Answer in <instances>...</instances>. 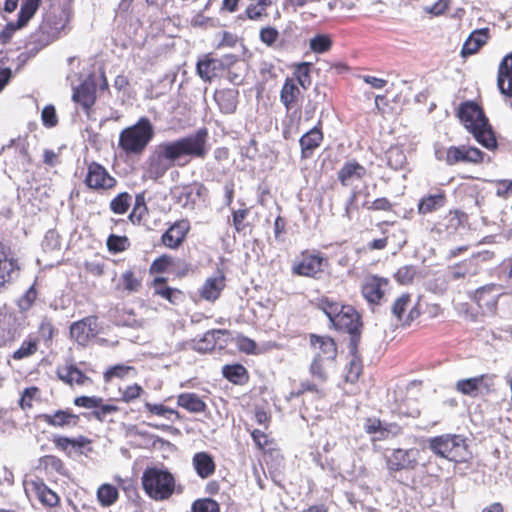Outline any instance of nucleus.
I'll return each instance as SVG.
<instances>
[{
    "mask_svg": "<svg viewBox=\"0 0 512 512\" xmlns=\"http://www.w3.org/2000/svg\"><path fill=\"white\" fill-rule=\"evenodd\" d=\"M64 29V24L61 19H58L55 15H48L42 24L40 25V33L46 37H42L43 41H53L59 38L61 31Z\"/></svg>",
    "mask_w": 512,
    "mask_h": 512,
    "instance_id": "obj_29",
    "label": "nucleus"
},
{
    "mask_svg": "<svg viewBox=\"0 0 512 512\" xmlns=\"http://www.w3.org/2000/svg\"><path fill=\"white\" fill-rule=\"evenodd\" d=\"M497 189L496 195L503 198H508L512 194V180H498L496 182Z\"/></svg>",
    "mask_w": 512,
    "mask_h": 512,
    "instance_id": "obj_62",
    "label": "nucleus"
},
{
    "mask_svg": "<svg viewBox=\"0 0 512 512\" xmlns=\"http://www.w3.org/2000/svg\"><path fill=\"white\" fill-rule=\"evenodd\" d=\"M40 2L41 0H24L17 21L8 23L2 36L8 38L13 32L24 27L36 13Z\"/></svg>",
    "mask_w": 512,
    "mask_h": 512,
    "instance_id": "obj_14",
    "label": "nucleus"
},
{
    "mask_svg": "<svg viewBox=\"0 0 512 512\" xmlns=\"http://www.w3.org/2000/svg\"><path fill=\"white\" fill-rule=\"evenodd\" d=\"M38 349V341L36 339H27L23 341L21 346L14 351L12 358L14 360H22L36 353Z\"/></svg>",
    "mask_w": 512,
    "mask_h": 512,
    "instance_id": "obj_45",
    "label": "nucleus"
},
{
    "mask_svg": "<svg viewBox=\"0 0 512 512\" xmlns=\"http://www.w3.org/2000/svg\"><path fill=\"white\" fill-rule=\"evenodd\" d=\"M324 362L325 361L321 360V354L317 353L310 365L311 375L321 383H324L327 380Z\"/></svg>",
    "mask_w": 512,
    "mask_h": 512,
    "instance_id": "obj_49",
    "label": "nucleus"
},
{
    "mask_svg": "<svg viewBox=\"0 0 512 512\" xmlns=\"http://www.w3.org/2000/svg\"><path fill=\"white\" fill-rule=\"evenodd\" d=\"M56 374L61 381L70 386H87L92 384V379L73 364L58 367Z\"/></svg>",
    "mask_w": 512,
    "mask_h": 512,
    "instance_id": "obj_19",
    "label": "nucleus"
},
{
    "mask_svg": "<svg viewBox=\"0 0 512 512\" xmlns=\"http://www.w3.org/2000/svg\"><path fill=\"white\" fill-rule=\"evenodd\" d=\"M20 322L17 313L6 307L0 309V347L10 345L19 337Z\"/></svg>",
    "mask_w": 512,
    "mask_h": 512,
    "instance_id": "obj_9",
    "label": "nucleus"
},
{
    "mask_svg": "<svg viewBox=\"0 0 512 512\" xmlns=\"http://www.w3.org/2000/svg\"><path fill=\"white\" fill-rule=\"evenodd\" d=\"M193 512H219V505L212 499H202L194 502Z\"/></svg>",
    "mask_w": 512,
    "mask_h": 512,
    "instance_id": "obj_53",
    "label": "nucleus"
},
{
    "mask_svg": "<svg viewBox=\"0 0 512 512\" xmlns=\"http://www.w3.org/2000/svg\"><path fill=\"white\" fill-rule=\"evenodd\" d=\"M166 279L158 277L153 281L154 293L168 300L171 304H178L183 299V293L176 289L165 285Z\"/></svg>",
    "mask_w": 512,
    "mask_h": 512,
    "instance_id": "obj_32",
    "label": "nucleus"
},
{
    "mask_svg": "<svg viewBox=\"0 0 512 512\" xmlns=\"http://www.w3.org/2000/svg\"><path fill=\"white\" fill-rule=\"evenodd\" d=\"M341 307H343V305L328 300L321 302V308L332 324L335 322L336 316L340 314Z\"/></svg>",
    "mask_w": 512,
    "mask_h": 512,
    "instance_id": "obj_54",
    "label": "nucleus"
},
{
    "mask_svg": "<svg viewBox=\"0 0 512 512\" xmlns=\"http://www.w3.org/2000/svg\"><path fill=\"white\" fill-rule=\"evenodd\" d=\"M387 164L394 170L402 169L406 163V155L399 146H392L386 152Z\"/></svg>",
    "mask_w": 512,
    "mask_h": 512,
    "instance_id": "obj_41",
    "label": "nucleus"
},
{
    "mask_svg": "<svg viewBox=\"0 0 512 512\" xmlns=\"http://www.w3.org/2000/svg\"><path fill=\"white\" fill-rule=\"evenodd\" d=\"M483 376L459 380L456 383V389L464 395L475 397L478 395L483 383Z\"/></svg>",
    "mask_w": 512,
    "mask_h": 512,
    "instance_id": "obj_39",
    "label": "nucleus"
},
{
    "mask_svg": "<svg viewBox=\"0 0 512 512\" xmlns=\"http://www.w3.org/2000/svg\"><path fill=\"white\" fill-rule=\"evenodd\" d=\"M142 392L143 389L138 384L127 386L123 391H121L122 400L126 403H129L139 398Z\"/></svg>",
    "mask_w": 512,
    "mask_h": 512,
    "instance_id": "obj_58",
    "label": "nucleus"
},
{
    "mask_svg": "<svg viewBox=\"0 0 512 512\" xmlns=\"http://www.w3.org/2000/svg\"><path fill=\"white\" fill-rule=\"evenodd\" d=\"M361 370H362V367H361L360 362L356 359H353L350 362L349 370L346 374V381H348L350 383L356 382L361 374Z\"/></svg>",
    "mask_w": 512,
    "mask_h": 512,
    "instance_id": "obj_61",
    "label": "nucleus"
},
{
    "mask_svg": "<svg viewBox=\"0 0 512 512\" xmlns=\"http://www.w3.org/2000/svg\"><path fill=\"white\" fill-rule=\"evenodd\" d=\"M30 487L43 505L55 507L59 503V496L48 488L43 481H32Z\"/></svg>",
    "mask_w": 512,
    "mask_h": 512,
    "instance_id": "obj_30",
    "label": "nucleus"
},
{
    "mask_svg": "<svg viewBox=\"0 0 512 512\" xmlns=\"http://www.w3.org/2000/svg\"><path fill=\"white\" fill-rule=\"evenodd\" d=\"M300 89L293 78H287L280 92V100L290 109L300 96Z\"/></svg>",
    "mask_w": 512,
    "mask_h": 512,
    "instance_id": "obj_36",
    "label": "nucleus"
},
{
    "mask_svg": "<svg viewBox=\"0 0 512 512\" xmlns=\"http://www.w3.org/2000/svg\"><path fill=\"white\" fill-rule=\"evenodd\" d=\"M107 248L111 253H120L128 249L130 242L126 236L111 234L107 239Z\"/></svg>",
    "mask_w": 512,
    "mask_h": 512,
    "instance_id": "obj_47",
    "label": "nucleus"
},
{
    "mask_svg": "<svg viewBox=\"0 0 512 512\" xmlns=\"http://www.w3.org/2000/svg\"><path fill=\"white\" fill-rule=\"evenodd\" d=\"M420 451L417 448L392 449L385 456L386 466L389 472H398L402 470H414L418 465Z\"/></svg>",
    "mask_w": 512,
    "mask_h": 512,
    "instance_id": "obj_7",
    "label": "nucleus"
},
{
    "mask_svg": "<svg viewBox=\"0 0 512 512\" xmlns=\"http://www.w3.org/2000/svg\"><path fill=\"white\" fill-rule=\"evenodd\" d=\"M226 333L227 331L222 329L207 331L200 340L195 342L194 349L199 352L211 351L214 349L220 335H224Z\"/></svg>",
    "mask_w": 512,
    "mask_h": 512,
    "instance_id": "obj_37",
    "label": "nucleus"
},
{
    "mask_svg": "<svg viewBox=\"0 0 512 512\" xmlns=\"http://www.w3.org/2000/svg\"><path fill=\"white\" fill-rule=\"evenodd\" d=\"M366 175V168L358 162L347 161L338 171V179L343 186H351Z\"/></svg>",
    "mask_w": 512,
    "mask_h": 512,
    "instance_id": "obj_21",
    "label": "nucleus"
},
{
    "mask_svg": "<svg viewBox=\"0 0 512 512\" xmlns=\"http://www.w3.org/2000/svg\"><path fill=\"white\" fill-rule=\"evenodd\" d=\"M324 259L318 255H305L300 262L293 265V274L305 277L318 278L322 272Z\"/></svg>",
    "mask_w": 512,
    "mask_h": 512,
    "instance_id": "obj_16",
    "label": "nucleus"
},
{
    "mask_svg": "<svg viewBox=\"0 0 512 512\" xmlns=\"http://www.w3.org/2000/svg\"><path fill=\"white\" fill-rule=\"evenodd\" d=\"M389 288V279L377 275H368L362 282L361 293L368 303L379 304Z\"/></svg>",
    "mask_w": 512,
    "mask_h": 512,
    "instance_id": "obj_8",
    "label": "nucleus"
},
{
    "mask_svg": "<svg viewBox=\"0 0 512 512\" xmlns=\"http://www.w3.org/2000/svg\"><path fill=\"white\" fill-rule=\"evenodd\" d=\"M145 408L152 414L170 419L172 415L179 418V413L176 410L168 408L162 404L145 403Z\"/></svg>",
    "mask_w": 512,
    "mask_h": 512,
    "instance_id": "obj_51",
    "label": "nucleus"
},
{
    "mask_svg": "<svg viewBox=\"0 0 512 512\" xmlns=\"http://www.w3.org/2000/svg\"><path fill=\"white\" fill-rule=\"evenodd\" d=\"M118 288L129 293L138 292L141 288V278L133 270H127L121 275Z\"/></svg>",
    "mask_w": 512,
    "mask_h": 512,
    "instance_id": "obj_40",
    "label": "nucleus"
},
{
    "mask_svg": "<svg viewBox=\"0 0 512 512\" xmlns=\"http://www.w3.org/2000/svg\"><path fill=\"white\" fill-rule=\"evenodd\" d=\"M333 326L350 334H355L359 331L360 319L357 311L352 306H343L340 309V314L336 316Z\"/></svg>",
    "mask_w": 512,
    "mask_h": 512,
    "instance_id": "obj_17",
    "label": "nucleus"
},
{
    "mask_svg": "<svg viewBox=\"0 0 512 512\" xmlns=\"http://www.w3.org/2000/svg\"><path fill=\"white\" fill-rule=\"evenodd\" d=\"M132 197L127 192H122L113 198L110 202V209L115 214H125L131 205Z\"/></svg>",
    "mask_w": 512,
    "mask_h": 512,
    "instance_id": "obj_44",
    "label": "nucleus"
},
{
    "mask_svg": "<svg viewBox=\"0 0 512 512\" xmlns=\"http://www.w3.org/2000/svg\"><path fill=\"white\" fill-rule=\"evenodd\" d=\"M435 157L439 161H444L447 165H455L460 162L480 163L483 160V152L478 148L471 146H450L445 148L439 146L435 148Z\"/></svg>",
    "mask_w": 512,
    "mask_h": 512,
    "instance_id": "obj_6",
    "label": "nucleus"
},
{
    "mask_svg": "<svg viewBox=\"0 0 512 512\" xmlns=\"http://www.w3.org/2000/svg\"><path fill=\"white\" fill-rule=\"evenodd\" d=\"M116 179L102 165L92 162L87 167L85 184L94 190H109L116 186Z\"/></svg>",
    "mask_w": 512,
    "mask_h": 512,
    "instance_id": "obj_10",
    "label": "nucleus"
},
{
    "mask_svg": "<svg viewBox=\"0 0 512 512\" xmlns=\"http://www.w3.org/2000/svg\"><path fill=\"white\" fill-rule=\"evenodd\" d=\"M225 287V276L217 273L215 276L209 277L200 289V296L210 302L217 300Z\"/></svg>",
    "mask_w": 512,
    "mask_h": 512,
    "instance_id": "obj_23",
    "label": "nucleus"
},
{
    "mask_svg": "<svg viewBox=\"0 0 512 512\" xmlns=\"http://www.w3.org/2000/svg\"><path fill=\"white\" fill-rule=\"evenodd\" d=\"M190 229L188 220L175 222L162 236V243L169 248H177L184 240Z\"/></svg>",
    "mask_w": 512,
    "mask_h": 512,
    "instance_id": "obj_20",
    "label": "nucleus"
},
{
    "mask_svg": "<svg viewBox=\"0 0 512 512\" xmlns=\"http://www.w3.org/2000/svg\"><path fill=\"white\" fill-rule=\"evenodd\" d=\"M448 9V2L446 0H438L432 6L425 7L424 10L434 16L442 15Z\"/></svg>",
    "mask_w": 512,
    "mask_h": 512,
    "instance_id": "obj_64",
    "label": "nucleus"
},
{
    "mask_svg": "<svg viewBox=\"0 0 512 512\" xmlns=\"http://www.w3.org/2000/svg\"><path fill=\"white\" fill-rule=\"evenodd\" d=\"M177 404L190 413H202L207 408L204 400L196 393L179 394L177 397Z\"/></svg>",
    "mask_w": 512,
    "mask_h": 512,
    "instance_id": "obj_33",
    "label": "nucleus"
},
{
    "mask_svg": "<svg viewBox=\"0 0 512 512\" xmlns=\"http://www.w3.org/2000/svg\"><path fill=\"white\" fill-rule=\"evenodd\" d=\"M428 447L436 456L455 463L466 462L471 457L466 440L461 435L444 434L430 438Z\"/></svg>",
    "mask_w": 512,
    "mask_h": 512,
    "instance_id": "obj_3",
    "label": "nucleus"
},
{
    "mask_svg": "<svg viewBox=\"0 0 512 512\" xmlns=\"http://www.w3.org/2000/svg\"><path fill=\"white\" fill-rule=\"evenodd\" d=\"M497 85L502 94L512 97V53L499 65Z\"/></svg>",
    "mask_w": 512,
    "mask_h": 512,
    "instance_id": "obj_25",
    "label": "nucleus"
},
{
    "mask_svg": "<svg viewBox=\"0 0 512 512\" xmlns=\"http://www.w3.org/2000/svg\"><path fill=\"white\" fill-rule=\"evenodd\" d=\"M193 467L199 477L206 479L210 477L216 469L214 458L207 452H198L192 459Z\"/></svg>",
    "mask_w": 512,
    "mask_h": 512,
    "instance_id": "obj_27",
    "label": "nucleus"
},
{
    "mask_svg": "<svg viewBox=\"0 0 512 512\" xmlns=\"http://www.w3.org/2000/svg\"><path fill=\"white\" fill-rule=\"evenodd\" d=\"M246 369L239 364L227 365L223 368V375L231 382L235 384L242 383L246 378Z\"/></svg>",
    "mask_w": 512,
    "mask_h": 512,
    "instance_id": "obj_46",
    "label": "nucleus"
},
{
    "mask_svg": "<svg viewBox=\"0 0 512 512\" xmlns=\"http://www.w3.org/2000/svg\"><path fill=\"white\" fill-rule=\"evenodd\" d=\"M259 37L262 43L268 47H274L279 40V32L276 28L268 26L260 30Z\"/></svg>",
    "mask_w": 512,
    "mask_h": 512,
    "instance_id": "obj_52",
    "label": "nucleus"
},
{
    "mask_svg": "<svg viewBox=\"0 0 512 512\" xmlns=\"http://www.w3.org/2000/svg\"><path fill=\"white\" fill-rule=\"evenodd\" d=\"M73 100L89 109L96 100V85L92 79H86L77 88L74 89Z\"/></svg>",
    "mask_w": 512,
    "mask_h": 512,
    "instance_id": "obj_22",
    "label": "nucleus"
},
{
    "mask_svg": "<svg viewBox=\"0 0 512 512\" xmlns=\"http://www.w3.org/2000/svg\"><path fill=\"white\" fill-rule=\"evenodd\" d=\"M310 343L317 353L321 354V360L333 361L337 355V348L334 340L327 336H310Z\"/></svg>",
    "mask_w": 512,
    "mask_h": 512,
    "instance_id": "obj_24",
    "label": "nucleus"
},
{
    "mask_svg": "<svg viewBox=\"0 0 512 512\" xmlns=\"http://www.w3.org/2000/svg\"><path fill=\"white\" fill-rule=\"evenodd\" d=\"M309 46L314 53H324L331 48L332 41L329 36L319 34L310 40Z\"/></svg>",
    "mask_w": 512,
    "mask_h": 512,
    "instance_id": "obj_48",
    "label": "nucleus"
},
{
    "mask_svg": "<svg viewBox=\"0 0 512 512\" xmlns=\"http://www.w3.org/2000/svg\"><path fill=\"white\" fill-rule=\"evenodd\" d=\"M458 117L478 143L487 149L496 147L497 141L482 109L474 102H466L459 107Z\"/></svg>",
    "mask_w": 512,
    "mask_h": 512,
    "instance_id": "obj_2",
    "label": "nucleus"
},
{
    "mask_svg": "<svg viewBox=\"0 0 512 512\" xmlns=\"http://www.w3.org/2000/svg\"><path fill=\"white\" fill-rule=\"evenodd\" d=\"M445 204V195L444 193H437L434 195H428L420 201L418 205V211L421 214L431 213Z\"/></svg>",
    "mask_w": 512,
    "mask_h": 512,
    "instance_id": "obj_38",
    "label": "nucleus"
},
{
    "mask_svg": "<svg viewBox=\"0 0 512 512\" xmlns=\"http://www.w3.org/2000/svg\"><path fill=\"white\" fill-rule=\"evenodd\" d=\"M103 402V399L96 396H79L74 399V404L87 409H94Z\"/></svg>",
    "mask_w": 512,
    "mask_h": 512,
    "instance_id": "obj_55",
    "label": "nucleus"
},
{
    "mask_svg": "<svg viewBox=\"0 0 512 512\" xmlns=\"http://www.w3.org/2000/svg\"><path fill=\"white\" fill-rule=\"evenodd\" d=\"M323 140L322 132L313 128L305 133L300 139L302 156L308 158Z\"/></svg>",
    "mask_w": 512,
    "mask_h": 512,
    "instance_id": "obj_35",
    "label": "nucleus"
},
{
    "mask_svg": "<svg viewBox=\"0 0 512 512\" xmlns=\"http://www.w3.org/2000/svg\"><path fill=\"white\" fill-rule=\"evenodd\" d=\"M487 40V28L473 31L462 47V56L465 57L468 55L475 54L487 42Z\"/></svg>",
    "mask_w": 512,
    "mask_h": 512,
    "instance_id": "obj_31",
    "label": "nucleus"
},
{
    "mask_svg": "<svg viewBox=\"0 0 512 512\" xmlns=\"http://www.w3.org/2000/svg\"><path fill=\"white\" fill-rule=\"evenodd\" d=\"M55 332L52 321L48 318H43L39 325V334L44 340H51Z\"/></svg>",
    "mask_w": 512,
    "mask_h": 512,
    "instance_id": "obj_60",
    "label": "nucleus"
},
{
    "mask_svg": "<svg viewBox=\"0 0 512 512\" xmlns=\"http://www.w3.org/2000/svg\"><path fill=\"white\" fill-rule=\"evenodd\" d=\"M132 372H135L132 366L123 364L115 365L104 373V379L105 381H110L112 378H124Z\"/></svg>",
    "mask_w": 512,
    "mask_h": 512,
    "instance_id": "obj_50",
    "label": "nucleus"
},
{
    "mask_svg": "<svg viewBox=\"0 0 512 512\" xmlns=\"http://www.w3.org/2000/svg\"><path fill=\"white\" fill-rule=\"evenodd\" d=\"M414 271L410 267H402L395 273L396 280L401 284H408L413 280Z\"/></svg>",
    "mask_w": 512,
    "mask_h": 512,
    "instance_id": "obj_63",
    "label": "nucleus"
},
{
    "mask_svg": "<svg viewBox=\"0 0 512 512\" xmlns=\"http://www.w3.org/2000/svg\"><path fill=\"white\" fill-rule=\"evenodd\" d=\"M154 137V127L150 120L142 117L138 122L125 128L119 135V147L127 154H141Z\"/></svg>",
    "mask_w": 512,
    "mask_h": 512,
    "instance_id": "obj_4",
    "label": "nucleus"
},
{
    "mask_svg": "<svg viewBox=\"0 0 512 512\" xmlns=\"http://www.w3.org/2000/svg\"><path fill=\"white\" fill-rule=\"evenodd\" d=\"M40 417L48 425L56 427L76 425L78 421V416L68 410H58L54 414H43Z\"/></svg>",
    "mask_w": 512,
    "mask_h": 512,
    "instance_id": "obj_34",
    "label": "nucleus"
},
{
    "mask_svg": "<svg viewBox=\"0 0 512 512\" xmlns=\"http://www.w3.org/2000/svg\"><path fill=\"white\" fill-rule=\"evenodd\" d=\"M215 101L220 110L225 114L235 112L238 104V91L235 89H223L215 92Z\"/></svg>",
    "mask_w": 512,
    "mask_h": 512,
    "instance_id": "obj_28",
    "label": "nucleus"
},
{
    "mask_svg": "<svg viewBox=\"0 0 512 512\" xmlns=\"http://www.w3.org/2000/svg\"><path fill=\"white\" fill-rule=\"evenodd\" d=\"M96 410L93 411V416L98 419L99 421H105L106 417L108 415H111L118 411V407L115 405L110 404H103V402L100 404V406L95 408Z\"/></svg>",
    "mask_w": 512,
    "mask_h": 512,
    "instance_id": "obj_57",
    "label": "nucleus"
},
{
    "mask_svg": "<svg viewBox=\"0 0 512 512\" xmlns=\"http://www.w3.org/2000/svg\"><path fill=\"white\" fill-rule=\"evenodd\" d=\"M119 493L116 487L111 484H103L97 490V498L104 507L111 506L117 499Z\"/></svg>",
    "mask_w": 512,
    "mask_h": 512,
    "instance_id": "obj_43",
    "label": "nucleus"
},
{
    "mask_svg": "<svg viewBox=\"0 0 512 512\" xmlns=\"http://www.w3.org/2000/svg\"><path fill=\"white\" fill-rule=\"evenodd\" d=\"M310 68L311 63L308 62H302L295 65V69L293 72L294 80L297 83V85H300L303 89H308V87L311 85L312 80L310 76Z\"/></svg>",
    "mask_w": 512,
    "mask_h": 512,
    "instance_id": "obj_42",
    "label": "nucleus"
},
{
    "mask_svg": "<svg viewBox=\"0 0 512 512\" xmlns=\"http://www.w3.org/2000/svg\"><path fill=\"white\" fill-rule=\"evenodd\" d=\"M391 312L403 325H409L420 315L417 304L412 302L409 294H402L398 297L392 304Z\"/></svg>",
    "mask_w": 512,
    "mask_h": 512,
    "instance_id": "obj_11",
    "label": "nucleus"
},
{
    "mask_svg": "<svg viewBox=\"0 0 512 512\" xmlns=\"http://www.w3.org/2000/svg\"><path fill=\"white\" fill-rule=\"evenodd\" d=\"M142 485L147 495L156 500L168 499L174 492L175 480L171 473L158 468H147L142 475Z\"/></svg>",
    "mask_w": 512,
    "mask_h": 512,
    "instance_id": "obj_5",
    "label": "nucleus"
},
{
    "mask_svg": "<svg viewBox=\"0 0 512 512\" xmlns=\"http://www.w3.org/2000/svg\"><path fill=\"white\" fill-rule=\"evenodd\" d=\"M236 342L240 351L248 354L256 353L257 345L252 339L245 336H238Z\"/></svg>",
    "mask_w": 512,
    "mask_h": 512,
    "instance_id": "obj_59",
    "label": "nucleus"
},
{
    "mask_svg": "<svg viewBox=\"0 0 512 512\" xmlns=\"http://www.w3.org/2000/svg\"><path fill=\"white\" fill-rule=\"evenodd\" d=\"M173 193L177 202L182 207L192 209L197 199L206 196L207 189L202 183L194 182L182 187H176Z\"/></svg>",
    "mask_w": 512,
    "mask_h": 512,
    "instance_id": "obj_12",
    "label": "nucleus"
},
{
    "mask_svg": "<svg viewBox=\"0 0 512 512\" xmlns=\"http://www.w3.org/2000/svg\"><path fill=\"white\" fill-rule=\"evenodd\" d=\"M18 264L10 250L0 241V288L18 275Z\"/></svg>",
    "mask_w": 512,
    "mask_h": 512,
    "instance_id": "obj_15",
    "label": "nucleus"
},
{
    "mask_svg": "<svg viewBox=\"0 0 512 512\" xmlns=\"http://www.w3.org/2000/svg\"><path fill=\"white\" fill-rule=\"evenodd\" d=\"M96 333L97 320L94 317H86L70 326V335L79 344H85Z\"/></svg>",
    "mask_w": 512,
    "mask_h": 512,
    "instance_id": "obj_18",
    "label": "nucleus"
},
{
    "mask_svg": "<svg viewBox=\"0 0 512 512\" xmlns=\"http://www.w3.org/2000/svg\"><path fill=\"white\" fill-rule=\"evenodd\" d=\"M43 124L47 127H54L57 122V115L54 106L47 105L44 107L41 113Z\"/></svg>",
    "mask_w": 512,
    "mask_h": 512,
    "instance_id": "obj_56",
    "label": "nucleus"
},
{
    "mask_svg": "<svg viewBox=\"0 0 512 512\" xmlns=\"http://www.w3.org/2000/svg\"><path fill=\"white\" fill-rule=\"evenodd\" d=\"M224 69V64L221 60L209 58L206 56L197 62V73L201 79L211 81L217 77Z\"/></svg>",
    "mask_w": 512,
    "mask_h": 512,
    "instance_id": "obj_26",
    "label": "nucleus"
},
{
    "mask_svg": "<svg viewBox=\"0 0 512 512\" xmlns=\"http://www.w3.org/2000/svg\"><path fill=\"white\" fill-rule=\"evenodd\" d=\"M209 150L208 131L206 128L194 134L174 141L159 144L147 162L146 173L150 179L157 180L174 165L183 166L188 163L186 158L206 157Z\"/></svg>",
    "mask_w": 512,
    "mask_h": 512,
    "instance_id": "obj_1",
    "label": "nucleus"
},
{
    "mask_svg": "<svg viewBox=\"0 0 512 512\" xmlns=\"http://www.w3.org/2000/svg\"><path fill=\"white\" fill-rule=\"evenodd\" d=\"M500 295L502 288L499 285L488 284L478 288L473 298L484 312L493 313Z\"/></svg>",
    "mask_w": 512,
    "mask_h": 512,
    "instance_id": "obj_13",
    "label": "nucleus"
}]
</instances>
